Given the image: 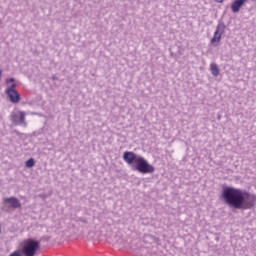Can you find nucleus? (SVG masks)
<instances>
[{"instance_id": "1", "label": "nucleus", "mask_w": 256, "mask_h": 256, "mask_svg": "<svg viewBox=\"0 0 256 256\" xmlns=\"http://www.w3.org/2000/svg\"><path fill=\"white\" fill-rule=\"evenodd\" d=\"M221 199L225 205L232 209H240L245 211L247 209H253L256 203V195L250 193L247 190L231 186H223Z\"/></svg>"}, {"instance_id": "2", "label": "nucleus", "mask_w": 256, "mask_h": 256, "mask_svg": "<svg viewBox=\"0 0 256 256\" xmlns=\"http://www.w3.org/2000/svg\"><path fill=\"white\" fill-rule=\"evenodd\" d=\"M123 160L128 165H133V169L138 171V173H142L143 175L147 173H155V167L149 164L145 158L135 154V152L126 151L123 154Z\"/></svg>"}, {"instance_id": "3", "label": "nucleus", "mask_w": 256, "mask_h": 256, "mask_svg": "<svg viewBox=\"0 0 256 256\" xmlns=\"http://www.w3.org/2000/svg\"><path fill=\"white\" fill-rule=\"evenodd\" d=\"M41 248V241L33 240L32 238L26 239L22 247V253L25 256H35L37 251Z\"/></svg>"}, {"instance_id": "4", "label": "nucleus", "mask_w": 256, "mask_h": 256, "mask_svg": "<svg viewBox=\"0 0 256 256\" xmlns=\"http://www.w3.org/2000/svg\"><path fill=\"white\" fill-rule=\"evenodd\" d=\"M225 29H227L225 22L219 21L216 27V31L214 32V36L211 39V44L213 45V47H217V43L221 42V37H223V33H225Z\"/></svg>"}, {"instance_id": "5", "label": "nucleus", "mask_w": 256, "mask_h": 256, "mask_svg": "<svg viewBox=\"0 0 256 256\" xmlns=\"http://www.w3.org/2000/svg\"><path fill=\"white\" fill-rule=\"evenodd\" d=\"M26 113L23 111L12 112L10 114V121L13 125H22V127H27V121H25Z\"/></svg>"}, {"instance_id": "6", "label": "nucleus", "mask_w": 256, "mask_h": 256, "mask_svg": "<svg viewBox=\"0 0 256 256\" xmlns=\"http://www.w3.org/2000/svg\"><path fill=\"white\" fill-rule=\"evenodd\" d=\"M3 203L7 207L6 211L10 209H21V202L16 197L3 198Z\"/></svg>"}, {"instance_id": "7", "label": "nucleus", "mask_w": 256, "mask_h": 256, "mask_svg": "<svg viewBox=\"0 0 256 256\" xmlns=\"http://www.w3.org/2000/svg\"><path fill=\"white\" fill-rule=\"evenodd\" d=\"M247 1L249 0H235L231 5L232 13H239Z\"/></svg>"}, {"instance_id": "8", "label": "nucleus", "mask_w": 256, "mask_h": 256, "mask_svg": "<svg viewBox=\"0 0 256 256\" xmlns=\"http://www.w3.org/2000/svg\"><path fill=\"white\" fill-rule=\"evenodd\" d=\"M6 95L9 97L11 103H19L21 101V95L17 91L6 93Z\"/></svg>"}, {"instance_id": "9", "label": "nucleus", "mask_w": 256, "mask_h": 256, "mask_svg": "<svg viewBox=\"0 0 256 256\" xmlns=\"http://www.w3.org/2000/svg\"><path fill=\"white\" fill-rule=\"evenodd\" d=\"M210 71L213 77H219V74L221 73V70L219 69V66L216 63L210 64Z\"/></svg>"}, {"instance_id": "10", "label": "nucleus", "mask_w": 256, "mask_h": 256, "mask_svg": "<svg viewBox=\"0 0 256 256\" xmlns=\"http://www.w3.org/2000/svg\"><path fill=\"white\" fill-rule=\"evenodd\" d=\"M25 165L28 169L35 167V159H33V158L28 159L26 161Z\"/></svg>"}, {"instance_id": "11", "label": "nucleus", "mask_w": 256, "mask_h": 256, "mask_svg": "<svg viewBox=\"0 0 256 256\" xmlns=\"http://www.w3.org/2000/svg\"><path fill=\"white\" fill-rule=\"evenodd\" d=\"M16 87H17V84L13 83V84L6 90V94H7V93H14V92H17V90H15Z\"/></svg>"}, {"instance_id": "12", "label": "nucleus", "mask_w": 256, "mask_h": 256, "mask_svg": "<svg viewBox=\"0 0 256 256\" xmlns=\"http://www.w3.org/2000/svg\"><path fill=\"white\" fill-rule=\"evenodd\" d=\"M118 245H120L121 248L127 247V240L125 239H119L117 240Z\"/></svg>"}, {"instance_id": "13", "label": "nucleus", "mask_w": 256, "mask_h": 256, "mask_svg": "<svg viewBox=\"0 0 256 256\" xmlns=\"http://www.w3.org/2000/svg\"><path fill=\"white\" fill-rule=\"evenodd\" d=\"M6 83H15V78L6 79Z\"/></svg>"}, {"instance_id": "14", "label": "nucleus", "mask_w": 256, "mask_h": 256, "mask_svg": "<svg viewBox=\"0 0 256 256\" xmlns=\"http://www.w3.org/2000/svg\"><path fill=\"white\" fill-rule=\"evenodd\" d=\"M10 256H21V253H19V252H14V253H12Z\"/></svg>"}, {"instance_id": "15", "label": "nucleus", "mask_w": 256, "mask_h": 256, "mask_svg": "<svg viewBox=\"0 0 256 256\" xmlns=\"http://www.w3.org/2000/svg\"><path fill=\"white\" fill-rule=\"evenodd\" d=\"M80 221H81L82 223H87V219L81 218Z\"/></svg>"}, {"instance_id": "16", "label": "nucleus", "mask_w": 256, "mask_h": 256, "mask_svg": "<svg viewBox=\"0 0 256 256\" xmlns=\"http://www.w3.org/2000/svg\"><path fill=\"white\" fill-rule=\"evenodd\" d=\"M216 3H223L225 0H215Z\"/></svg>"}, {"instance_id": "17", "label": "nucleus", "mask_w": 256, "mask_h": 256, "mask_svg": "<svg viewBox=\"0 0 256 256\" xmlns=\"http://www.w3.org/2000/svg\"><path fill=\"white\" fill-rule=\"evenodd\" d=\"M43 240L49 241V239H47V238H45V237H42V238L40 239V241H43Z\"/></svg>"}, {"instance_id": "18", "label": "nucleus", "mask_w": 256, "mask_h": 256, "mask_svg": "<svg viewBox=\"0 0 256 256\" xmlns=\"http://www.w3.org/2000/svg\"><path fill=\"white\" fill-rule=\"evenodd\" d=\"M53 81H57V76H52Z\"/></svg>"}, {"instance_id": "19", "label": "nucleus", "mask_w": 256, "mask_h": 256, "mask_svg": "<svg viewBox=\"0 0 256 256\" xmlns=\"http://www.w3.org/2000/svg\"><path fill=\"white\" fill-rule=\"evenodd\" d=\"M0 78H1V70H0Z\"/></svg>"}, {"instance_id": "20", "label": "nucleus", "mask_w": 256, "mask_h": 256, "mask_svg": "<svg viewBox=\"0 0 256 256\" xmlns=\"http://www.w3.org/2000/svg\"><path fill=\"white\" fill-rule=\"evenodd\" d=\"M0 233H1V226H0Z\"/></svg>"}]
</instances>
